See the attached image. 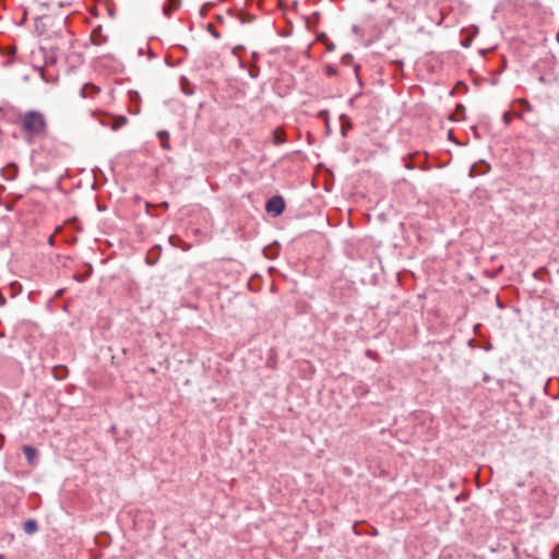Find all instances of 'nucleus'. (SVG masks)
Listing matches in <instances>:
<instances>
[{
  "instance_id": "f3484780",
  "label": "nucleus",
  "mask_w": 559,
  "mask_h": 559,
  "mask_svg": "<svg viewBox=\"0 0 559 559\" xmlns=\"http://www.w3.org/2000/svg\"><path fill=\"white\" fill-rule=\"evenodd\" d=\"M503 122H504V124H509L510 123V115L508 112L503 114Z\"/></svg>"
},
{
  "instance_id": "f8f14e48",
  "label": "nucleus",
  "mask_w": 559,
  "mask_h": 559,
  "mask_svg": "<svg viewBox=\"0 0 559 559\" xmlns=\"http://www.w3.org/2000/svg\"><path fill=\"white\" fill-rule=\"evenodd\" d=\"M160 145L164 150H170V144L168 139H160Z\"/></svg>"
},
{
  "instance_id": "9d476101",
  "label": "nucleus",
  "mask_w": 559,
  "mask_h": 559,
  "mask_svg": "<svg viewBox=\"0 0 559 559\" xmlns=\"http://www.w3.org/2000/svg\"><path fill=\"white\" fill-rule=\"evenodd\" d=\"M180 5V0H169V4L163 8L164 14L169 15L171 10L177 9Z\"/></svg>"
},
{
  "instance_id": "6ab92c4d",
  "label": "nucleus",
  "mask_w": 559,
  "mask_h": 559,
  "mask_svg": "<svg viewBox=\"0 0 559 559\" xmlns=\"http://www.w3.org/2000/svg\"><path fill=\"white\" fill-rule=\"evenodd\" d=\"M555 38L557 41H559V32L556 33Z\"/></svg>"
},
{
  "instance_id": "6e6552de",
  "label": "nucleus",
  "mask_w": 559,
  "mask_h": 559,
  "mask_svg": "<svg viewBox=\"0 0 559 559\" xmlns=\"http://www.w3.org/2000/svg\"><path fill=\"white\" fill-rule=\"evenodd\" d=\"M520 106H521V109L516 115H519L522 119L526 120L527 119L526 112L531 111V109H532L531 105L525 100H521Z\"/></svg>"
},
{
  "instance_id": "dca6fc26",
  "label": "nucleus",
  "mask_w": 559,
  "mask_h": 559,
  "mask_svg": "<svg viewBox=\"0 0 559 559\" xmlns=\"http://www.w3.org/2000/svg\"><path fill=\"white\" fill-rule=\"evenodd\" d=\"M352 55H345L343 58H342V61L344 64H349L350 60H352Z\"/></svg>"
},
{
  "instance_id": "a211bd4d",
  "label": "nucleus",
  "mask_w": 559,
  "mask_h": 559,
  "mask_svg": "<svg viewBox=\"0 0 559 559\" xmlns=\"http://www.w3.org/2000/svg\"><path fill=\"white\" fill-rule=\"evenodd\" d=\"M558 548H559V546H556V547L554 548L552 554H551L552 559H557V550H558Z\"/></svg>"
},
{
  "instance_id": "412c9836",
  "label": "nucleus",
  "mask_w": 559,
  "mask_h": 559,
  "mask_svg": "<svg viewBox=\"0 0 559 559\" xmlns=\"http://www.w3.org/2000/svg\"><path fill=\"white\" fill-rule=\"evenodd\" d=\"M357 72H358V67L356 66L355 67V73L357 74Z\"/></svg>"
},
{
  "instance_id": "20e7f679",
  "label": "nucleus",
  "mask_w": 559,
  "mask_h": 559,
  "mask_svg": "<svg viewBox=\"0 0 559 559\" xmlns=\"http://www.w3.org/2000/svg\"><path fill=\"white\" fill-rule=\"evenodd\" d=\"M488 170H489V166L486 163L480 162L479 164L472 165V167L469 169V176L475 177V176H478L481 174H486Z\"/></svg>"
},
{
  "instance_id": "4be33fe9",
  "label": "nucleus",
  "mask_w": 559,
  "mask_h": 559,
  "mask_svg": "<svg viewBox=\"0 0 559 559\" xmlns=\"http://www.w3.org/2000/svg\"><path fill=\"white\" fill-rule=\"evenodd\" d=\"M0 337H4V333L3 332H0Z\"/></svg>"
},
{
  "instance_id": "2eb2a0df",
  "label": "nucleus",
  "mask_w": 559,
  "mask_h": 559,
  "mask_svg": "<svg viewBox=\"0 0 559 559\" xmlns=\"http://www.w3.org/2000/svg\"><path fill=\"white\" fill-rule=\"evenodd\" d=\"M5 49H7V53H9L11 56H13L16 52L15 46H8Z\"/></svg>"
},
{
  "instance_id": "423d86ee",
  "label": "nucleus",
  "mask_w": 559,
  "mask_h": 559,
  "mask_svg": "<svg viewBox=\"0 0 559 559\" xmlns=\"http://www.w3.org/2000/svg\"><path fill=\"white\" fill-rule=\"evenodd\" d=\"M23 530L26 534H34L38 530L37 522L35 520H27L23 524Z\"/></svg>"
},
{
  "instance_id": "aec40b11",
  "label": "nucleus",
  "mask_w": 559,
  "mask_h": 559,
  "mask_svg": "<svg viewBox=\"0 0 559 559\" xmlns=\"http://www.w3.org/2000/svg\"><path fill=\"white\" fill-rule=\"evenodd\" d=\"M11 63H12V60H8V61L4 62V66H9Z\"/></svg>"
},
{
  "instance_id": "4468645a",
  "label": "nucleus",
  "mask_w": 559,
  "mask_h": 559,
  "mask_svg": "<svg viewBox=\"0 0 559 559\" xmlns=\"http://www.w3.org/2000/svg\"><path fill=\"white\" fill-rule=\"evenodd\" d=\"M157 136L159 139H165V138L168 139L169 133L167 131H165V130H162V131H158Z\"/></svg>"
},
{
  "instance_id": "f257e3e1",
  "label": "nucleus",
  "mask_w": 559,
  "mask_h": 559,
  "mask_svg": "<svg viewBox=\"0 0 559 559\" xmlns=\"http://www.w3.org/2000/svg\"><path fill=\"white\" fill-rule=\"evenodd\" d=\"M20 121L28 143L34 139L44 138L47 133V121L40 111L27 110L20 116Z\"/></svg>"
},
{
  "instance_id": "0eeeda50",
  "label": "nucleus",
  "mask_w": 559,
  "mask_h": 559,
  "mask_svg": "<svg viewBox=\"0 0 559 559\" xmlns=\"http://www.w3.org/2000/svg\"><path fill=\"white\" fill-rule=\"evenodd\" d=\"M3 176L7 180H12L16 176V167L15 165H9L5 169L2 170Z\"/></svg>"
},
{
  "instance_id": "1a4fd4ad",
  "label": "nucleus",
  "mask_w": 559,
  "mask_h": 559,
  "mask_svg": "<svg viewBox=\"0 0 559 559\" xmlns=\"http://www.w3.org/2000/svg\"><path fill=\"white\" fill-rule=\"evenodd\" d=\"M285 142V136L282 130L275 129L273 131V143L275 145H280Z\"/></svg>"
},
{
  "instance_id": "39448f33",
  "label": "nucleus",
  "mask_w": 559,
  "mask_h": 559,
  "mask_svg": "<svg viewBox=\"0 0 559 559\" xmlns=\"http://www.w3.org/2000/svg\"><path fill=\"white\" fill-rule=\"evenodd\" d=\"M23 452L25 454V457L29 464H33L35 461V457L37 455L36 449L31 445H24Z\"/></svg>"
},
{
  "instance_id": "7ed1b4c3",
  "label": "nucleus",
  "mask_w": 559,
  "mask_h": 559,
  "mask_svg": "<svg viewBox=\"0 0 559 559\" xmlns=\"http://www.w3.org/2000/svg\"><path fill=\"white\" fill-rule=\"evenodd\" d=\"M100 88L92 83H86L82 86L80 91V96L82 98L93 97L95 94L99 93Z\"/></svg>"
},
{
  "instance_id": "9b49d317",
  "label": "nucleus",
  "mask_w": 559,
  "mask_h": 559,
  "mask_svg": "<svg viewBox=\"0 0 559 559\" xmlns=\"http://www.w3.org/2000/svg\"><path fill=\"white\" fill-rule=\"evenodd\" d=\"M126 122H127V119L122 117L119 122L111 124V130H114V131L118 130Z\"/></svg>"
},
{
  "instance_id": "f03ea898",
  "label": "nucleus",
  "mask_w": 559,
  "mask_h": 559,
  "mask_svg": "<svg viewBox=\"0 0 559 559\" xmlns=\"http://www.w3.org/2000/svg\"><path fill=\"white\" fill-rule=\"evenodd\" d=\"M285 209V201L280 195H274L270 198L265 204V210L267 213H272L275 216L283 213Z\"/></svg>"
},
{
  "instance_id": "ddd939ff",
  "label": "nucleus",
  "mask_w": 559,
  "mask_h": 559,
  "mask_svg": "<svg viewBox=\"0 0 559 559\" xmlns=\"http://www.w3.org/2000/svg\"><path fill=\"white\" fill-rule=\"evenodd\" d=\"M38 71H39V75H40V78H41L45 82H47V83H50V82H51V80H50V79H48V78L45 75V70H44V68H39V69H38Z\"/></svg>"
}]
</instances>
